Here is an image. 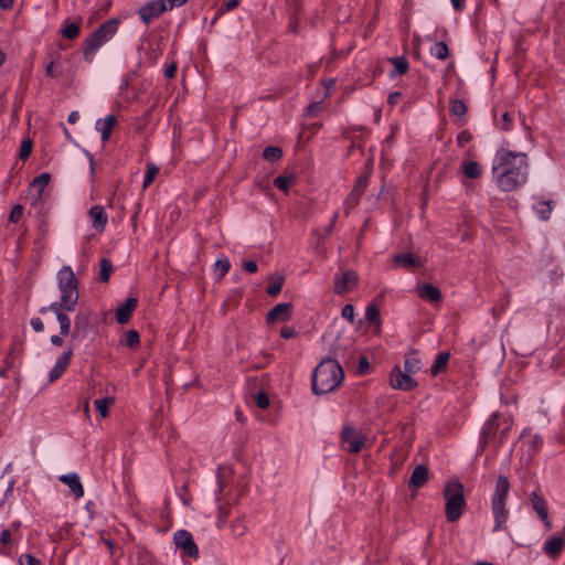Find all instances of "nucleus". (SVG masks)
<instances>
[{
  "mask_svg": "<svg viewBox=\"0 0 565 565\" xmlns=\"http://www.w3.org/2000/svg\"><path fill=\"white\" fill-rule=\"evenodd\" d=\"M8 531L14 533L15 535H22L21 534V522L20 521H13L9 524V526L6 527Z\"/></svg>",
  "mask_w": 565,
  "mask_h": 565,
  "instance_id": "obj_60",
  "label": "nucleus"
},
{
  "mask_svg": "<svg viewBox=\"0 0 565 565\" xmlns=\"http://www.w3.org/2000/svg\"><path fill=\"white\" fill-rule=\"evenodd\" d=\"M118 24L119 22L117 19H109L86 39L83 47V53L86 61L92 62L99 47H102L116 34Z\"/></svg>",
  "mask_w": 565,
  "mask_h": 565,
  "instance_id": "obj_5",
  "label": "nucleus"
},
{
  "mask_svg": "<svg viewBox=\"0 0 565 565\" xmlns=\"http://www.w3.org/2000/svg\"><path fill=\"white\" fill-rule=\"evenodd\" d=\"M446 499V516L449 522L457 521L465 507L463 488L458 481L449 482L444 490Z\"/></svg>",
  "mask_w": 565,
  "mask_h": 565,
  "instance_id": "obj_6",
  "label": "nucleus"
},
{
  "mask_svg": "<svg viewBox=\"0 0 565 565\" xmlns=\"http://www.w3.org/2000/svg\"><path fill=\"white\" fill-rule=\"evenodd\" d=\"M366 184H367V180L366 178H361L355 186V189L353 190V192H355V194H359V196L362 194L363 190L366 188Z\"/></svg>",
  "mask_w": 565,
  "mask_h": 565,
  "instance_id": "obj_61",
  "label": "nucleus"
},
{
  "mask_svg": "<svg viewBox=\"0 0 565 565\" xmlns=\"http://www.w3.org/2000/svg\"><path fill=\"white\" fill-rule=\"evenodd\" d=\"M462 171L467 178L477 179L481 175L480 164L476 161H463Z\"/></svg>",
  "mask_w": 565,
  "mask_h": 565,
  "instance_id": "obj_33",
  "label": "nucleus"
},
{
  "mask_svg": "<svg viewBox=\"0 0 565 565\" xmlns=\"http://www.w3.org/2000/svg\"><path fill=\"white\" fill-rule=\"evenodd\" d=\"M322 110H323V103L322 102L312 103L311 105H309L307 107V114L309 116H312V117L318 115Z\"/></svg>",
  "mask_w": 565,
  "mask_h": 565,
  "instance_id": "obj_54",
  "label": "nucleus"
},
{
  "mask_svg": "<svg viewBox=\"0 0 565 565\" xmlns=\"http://www.w3.org/2000/svg\"><path fill=\"white\" fill-rule=\"evenodd\" d=\"M430 54L438 60H445L449 55V50L446 43L437 42L434 46H431Z\"/></svg>",
  "mask_w": 565,
  "mask_h": 565,
  "instance_id": "obj_37",
  "label": "nucleus"
},
{
  "mask_svg": "<svg viewBox=\"0 0 565 565\" xmlns=\"http://www.w3.org/2000/svg\"><path fill=\"white\" fill-rule=\"evenodd\" d=\"M31 151H32L31 140L28 139V140L22 141L21 147H20V158L26 159L30 156Z\"/></svg>",
  "mask_w": 565,
  "mask_h": 565,
  "instance_id": "obj_50",
  "label": "nucleus"
},
{
  "mask_svg": "<svg viewBox=\"0 0 565 565\" xmlns=\"http://www.w3.org/2000/svg\"><path fill=\"white\" fill-rule=\"evenodd\" d=\"M530 502L532 509L535 511L537 516L543 521L546 530L552 529V523L548 519V510L545 500L540 497L536 492H532L530 495Z\"/></svg>",
  "mask_w": 565,
  "mask_h": 565,
  "instance_id": "obj_14",
  "label": "nucleus"
},
{
  "mask_svg": "<svg viewBox=\"0 0 565 565\" xmlns=\"http://www.w3.org/2000/svg\"><path fill=\"white\" fill-rule=\"evenodd\" d=\"M401 97H402V94L399 92L392 93L388 96V103L391 105H394L401 99Z\"/></svg>",
  "mask_w": 565,
  "mask_h": 565,
  "instance_id": "obj_64",
  "label": "nucleus"
},
{
  "mask_svg": "<svg viewBox=\"0 0 565 565\" xmlns=\"http://www.w3.org/2000/svg\"><path fill=\"white\" fill-rule=\"evenodd\" d=\"M116 122L117 119L114 115H109L104 119H97L95 126L96 129L100 132L103 141H107L110 138L111 130L115 127Z\"/></svg>",
  "mask_w": 565,
  "mask_h": 565,
  "instance_id": "obj_25",
  "label": "nucleus"
},
{
  "mask_svg": "<svg viewBox=\"0 0 565 565\" xmlns=\"http://www.w3.org/2000/svg\"><path fill=\"white\" fill-rule=\"evenodd\" d=\"M365 319L370 323H374L377 327L381 323L380 320V310L375 305H369L365 311Z\"/></svg>",
  "mask_w": 565,
  "mask_h": 565,
  "instance_id": "obj_39",
  "label": "nucleus"
},
{
  "mask_svg": "<svg viewBox=\"0 0 565 565\" xmlns=\"http://www.w3.org/2000/svg\"><path fill=\"white\" fill-rule=\"evenodd\" d=\"M269 286L267 287V294L269 296H277L280 291H281V288H282V285H284V281H285V277L284 276H280V275H277V276H269Z\"/></svg>",
  "mask_w": 565,
  "mask_h": 565,
  "instance_id": "obj_32",
  "label": "nucleus"
},
{
  "mask_svg": "<svg viewBox=\"0 0 565 565\" xmlns=\"http://www.w3.org/2000/svg\"><path fill=\"white\" fill-rule=\"evenodd\" d=\"M449 359H450L449 352H443V353L438 354L435 362L433 363V365L430 367L431 374L434 376H436L439 373L444 372L449 362Z\"/></svg>",
  "mask_w": 565,
  "mask_h": 565,
  "instance_id": "obj_28",
  "label": "nucleus"
},
{
  "mask_svg": "<svg viewBox=\"0 0 565 565\" xmlns=\"http://www.w3.org/2000/svg\"><path fill=\"white\" fill-rule=\"evenodd\" d=\"M23 206L21 204H15L10 212L9 221L12 223H17L21 220L23 215Z\"/></svg>",
  "mask_w": 565,
  "mask_h": 565,
  "instance_id": "obj_46",
  "label": "nucleus"
},
{
  "mask_svg": "<svg viewBox=\"0 0 565 565\" xmlns=\"http://www.w3.org/2000/svg\"><path fill=\"white\" fill-rule=\"evenodd\" d=\"M428 480V469L424 465H418L414 468L408 481L411 489L417 490L423 487Z\"/></svg>",
  "mask_w": 565,
  "mask_h": 565,
  "instance_id": "obj_23",
  "label": "nucleus"
},
{
  "mask_svg": "<svg viewBox=\"0 0 565 565\" xmlns=\"http://www.w3.org/2000/svg\"><path fill=\"white\" fill-rule=\"evenodd\" d=\"M51 175L46 172L36 177L30 184L28 191V199L33 205L38 204L42 198V194L50 183Z\"/></svg>",
  "mask_w": 565,
  "mask_h": 565,
  "instance_id": "obj_13",
  "label": "nucleus"
},
{
  "mask_svg": "<svg viewBox=\"0 0 565 565\" xmlns=\"http://www.w3.org/2000/svg\"><path fill=\"white\" fill-rule=\"evenodd\" d=\"M359 194H355V192H352L348 199L345 200L344 202V205H345V213L349 214L351 209H353L355 206V204L358 203L359 201Z\"/></svg>",
  "mask_w": 565,
  "mask_h": 565,
  "instance_id": "obj_51",
  "label": "nucleus"
},
{
  "mask_svg": "<svg viewBox=\"0 0 565 565\" xmlns=\"http://www.w3.org/2000/svg\"><path fill=\"white\" fill-rule=\"evenodd\" d=\"M158 173H159V168L154 163H152V162L147 163V171L145 174L142 188L147 189L153 182V180L158 175Z\"/></svg>",
  "mask_w": 565,
  "mask_h": 565,
  "instance_id": "obj_36",
  "label": "nucleus"
},
{
  "mask_svg": "<svg viewBox=\"0 0 565 565\" xmlns=\"http://www.w3.org/2000/svg\"><path fill=\"white\" fill-rule=\"evenodd\" d=\"M497 420H498V413H493L489 417V419L484 423V425L482 427L481 435L486 443L492 437L494 431L498 429Z\"/></svg>",
  "mask_w": 565,
  "mask_h": 565,
  "instance_id": "obj_30",
  "label": "nucleus"
},
{
  "mask_svg": "<svg viewBox=\"0 0 565 565\" xmlns=\"http://www.w3.org/2000/svg\"><path fill=\"white\" fill-rule=\"evenodd\" d=\"M168 10L166 0H153L142 6L138 13L143 23L149 24L153 19Z\"/></svg>",
  "mask_w": 565,
  "mask_h": 565,
  "instance_id": "obj_12",
  "label": "nucleus"
},
{
  "mask_svg": "<svg viewBox=\"0 0 565 565\" xmlns=\"http://www.w3.org/2000/svg\"><path fill=\"white\" fill-rule=\"evenodd\" d=\"M370 369V363L367 361L366 358H361L360 361H359V366H358V371L359 373L361 374H365Z\"/></svg>",
  "mask_w": 565,
  "mask_h": 565,
  "instance_id": "obj_58",
  "label": "nucleus"
},
{
  "mask_svg": "<svg viewBox=\"0 0 565 565\" xmlns=\"http://www.w3.org/2000/svg\"><path fill=\"white\" fill-rule=\"evenodd\" d=\"M422 369V361L417 353H409L405 356L404 371L409 373L412 376Z\"/></svg>",
  "mask_w": 565,
  "mask_h": 565,
  "instance_id": "obj_27",
  "label": "nucleus"
},
{
  "mask_svg": "<svg viewBox=\"0 0 565 565\" xmlns=\"http://www.w3.org/2000/svg\"><path fill=\"white\" fill-rule=\"evenodd\" d=\"M390 384L394 390L411 391L417 386V382L406 371L395 366L390 375Z\"/></svg>",
  "mask_w": 565,
  "mask_h": 565,
  "instance_id": "obj_11",
  "label": "nucleus"
},
{
  "mask_svg": "<svg viewBox=\"0 0 565 565\" xmlns=\"http://www.w3.org/2000/svg\"><path fill=\"white\" fill-rule=\"evenodd\" d=\"M72 355H73V351L70 349L57 359L54 366L51 369V371L49 373L50 382H54L62 376V374L65 372V370L70 365Z\"/></svg>",
  "mask_w": 565,
  "mask_h": 565,
  "instance_id": "obj_19",
  "label": "nucleus"
},
{
  "mask_svg": "<svg viewBox=\"0 0 565 565\" xmlns=\"http://www.w3.org/2000/svg\"><path fill=\"white\" fill-rule=\"evenodd\" d=\"M53 312L60 323L61 334L67 335L71 331V319L67 316L66 305L50 303L40 309V313Z\"/></svg>",
  "mask_w": 565,
  "mask_h": 565,
  "instance_id": "obj_10",
  "label": "nucleus"
},
{
  "mask_svg": "<svg viewBox=\"0 0 565 565\" xmlns=\"http://www.w3.org/2000/svg\"><path fill=\"white\" fill-rule=\"evenodd\" d=\"M297 334L296 330L291 327H284L280 331V335L284 339H290L294 338Z\"/></svg>",
  "mask_w": 565,
  "mask_h": 565,
  "instance_id": "obj_59",
  "label": "nucleus"
},
{
  "mask_svg": "<svg viewBox=\"0 0 565 565\" xmlns=\"http://www.w3.org/2000/svg\"><path fill=\"white\" fill-rule=\"evenodd\" d=\"M529 168L526 153L501 149L493 158L492 178L500 190L514 191L526 183Z\"/></svg>",
  "mask_w": 565,
  "mask_h": 565,
  "instance_id": "obj_1",
  "label": "nucleus"
},
{
  "mask_svg": "<svg viewBox=\"0 0 565 565\" xmlns=\"http://www.w3.org/2000/svg\"><path fill=\"white\" fill-rule=\"evenodd\" d=\"M137 308L136 298H127L126 301L119 305L116 309V320L120 324H125L129 321L132 311Z\"/></svg>",
  "mask_w": 565,
  "mask_h": 565,
  "instance_id": "obj_21",
  "label": "nucleus"
},
{
  "mask_svg": "<svg viewBox=\"0 0 565 565\" xmlns=\"http://www.w3.org/2000/svg\"><path fill=\"white\" fill-rule=\"evenodd\" d=\"M565 546V540L561 536H553L548 539L543 546V551L550 557H556L561 554Z\"/></svg>",
  "mask_w": 565,
  "mask_h": 565,
  "instance_id": "obj_26",
  "label": "nucleus"
},
{
  "mask_svg": "<svg viewBox=\"0 0 565 565\" xmlns=\"http://www.w3.org/2000/svg\"><path fill=\"white\" fill-rule=\"evenodd\" d=\"M22 535H15L14 533L2 527L0 531V555L10 556L12 548L19 544Z\"/></svg>",
  "mask_w": 565,
  "mask_h": 565,
  "instance_id": "obj_15",
  "label": "nucleus"
},
{
  "mask_svg": "<svg viewBox=\"0 0 565 565\" xmlns=\"http://www.w3.org/2000/svg\"><path fill=\"white\" fill-rule=\"evenodd\" d=\"M522 441L530 447V450L536 451L543 444V439L537 434L524 430L522 433Z\"/></svg>",
  "mask_w": 565,
  "mask_h": 565,
  "instance_id": "obj_31",
  "label": "nucleus"
},
{
  "mask_svg": "<svg viewBox=\"0 0 565 565\" xmlns=\"http://www.w3.org/2000/svg\"><path fill=\"white\" fill-rule=\"evenodd\" d=\"M173 543L177 548L181 550L182 553L191 558H195L199 555V548L194 543L192 534L186 530H178L173 534Z\"/></svg>",
  "mask_w": 565,
  "mask_h": 565,
  "instance_id": "obj_9",
  "label": "nucleus"
},
{
  "mask_svg": "<svg viewBox=\"0 0 565 565\" xmlns=\"http://www.w3.org/2000/svg\"><path fill=\"white\" fill-rule=\"evenodd\" d=\"M255 403L260 409H265L269 406V398L266 393L258 392L255 395Z\"/></svg>",
  "mask_w": 565,
  "mask_h": 565,
  "instance_id": "obj_48",
  "label": "nucleus"
},
{
  "mask_svg": "<svg viewBox=\"0 0 565 565\" xmlns=\"http://www.w3.org/2000/svg\"><path fill=\"white\" fill-rule=\"evenodd\" d=\"M60 299L53 303L66 305L67 311H74L79 299L78 280L71 266H63L56 274Z\"/></svg>",
  "mask_w": 565,
  "mask_h": 565,
  "instance_id": "obj_3",
  "label": "nucleus"
},
{
  "mask_svg": "<svg viewBox=\"0 0 565 565\" xmlns=\"http://www.w3.org/2000/svg\"><path fill=\"white\" fill-rule=\"evenodd\" d=\"M552 203V201H540L533 205V209L540 220L547 221L550 218L553 211Z\"/></svg>",
  "mask_w": 565,
  "mask_h": 565,
  "instance_id": "obj_29",
  "label": "nucleus"
},
{
  "mask_svg": "<svg viewBox=\"0 0 565 565\" xmlns=\"http://www.w3.org/2000/svg\"><path fill=\"white\" fill-rule=\"evenodd\" d=\"M359 194H355V192H352L348 199L345 200L344 202V205H345V213L349 214L351 209H353L355 206V204L358 203L359 201Z\"/></svg>",
  "mask_w": 565,
  "mask_h": 565,
  "instance_id": "obj_52",
  "label": "nucleus"
},
{
  "mask_svg": "<svg viewBox=\"0 0 565 565\" xmlns=\"http://www.w3.org/2000/svg\"><path fill=\"white\" fill-rule=\"evenodd\" d=\"M58 480L70 488L76 499H81L84 495V488L77 472L61 475Z\"/></svg>",
  "mask_w": 565,
  "mask_h": 565,
  "instance_id": "obj_18",
  "label": "nucleus"
},
{
  "mask_svg": "<svg viewBox=\"0 0 565 565\" xmlns=\"http://www.w3.org/2000/svg\"><path fill=\"white\" fill-rule=\"evenodd\" d=\"M292 305L290 302H281L276 305L267 313L268 322H285L291 316Z\"/></svg>",
  "mask_w": 565,
  "mask_h": 565,
  "instance_id": "obj_16",
  "label": "nucleus"
},
{
  "mask_svg": "<svg viewBox=\"0 0 565 565\" xmlns=\"http://www.w3.org/2000/svg\"><path fill=\"white\" fill-rule=\"evenodd\" d=\"M390 62L394 65V71L391 73L392 77L405 74L408 70V62L404 56L392 57Z\"/></svg>",
  "mask_w": 565,
  "mask_h": 565,
  "instance_id": "obj_34",
  "label": "nucleus"
},
{
  "mask_svg": "<svg viewBox=\"0 0 565 565\" xmlns=\"http://www.w3.org/2000/svg\"><path fill=\"white\" fill-rule=\"evenodd\" d=\"M214 266L220 271V278H221L228 273V270L231 268V263L226 257H224V258L217 259L215 262Z\"/></svg>",
  "mask_w": 565,
  "mask_h": 565,
  "instance_id": "obj_44",
  "label": "nucleus"
},
{
  "mask_svg": "<svg viewBox=\"0 0 565 565\" xmlns=\"http://www.w3.org/2000/svg\"><path fill=\"white\" fill-rule=\"evenodd\" d=\"M393 260L397 266L403 268H418L423 265L422 258L412 253L396 254Z\"/></svg>",
  "mask_w": 565,
  "mask_h": 565,
  "instance_id": "obj_24",
  "label": "nucleus"
},
{
  "mask_svg": "<svg viewBox=\"0 0 565 565\" xmlns=\"http://www.w3.org/2000/svg\"><path fill=\"white\" fill-rule=\"evenodd\" d=\"M78 119H79V113L77 110L71 111L68 114L67 121L70 124H72V125L76 124Z\"/></svg>",
  "mask_w": 565,
  "mask_h": 565,
  "instance_id": "obj_63",
  "label": "nucleus"
},
{
  "mask_svg": "<svg viewBox=\"0 0 565 565\" xmlns=\"http://www.w3.org/2000/svg\"><path fill=\"white\" fill-rule=\"evenodd\" d=\"M344 372L333 358L323 359L312 373V391L317 395L334 391L343 381Z\"/></svg>",
  "mask_w": 565,
  "mask_h": 565,
  "instance_id": "obj_2",
  "label": "nucleus"
},
{
  "mask_svg": "<svg viewBox=\"0 0 565 565\" xmlns=\"http://www.w3.org/2000/svg\"><path fill=\"white\" fill-rule=\"evenodd\" d=\"M510 490V483L507 477L500 476L497 480L495 489L491 498V510L494 518L493 532L504 530L509 519L507 509V498Z\"/></svg>",
  "mask_w": 565,
  "mask_h": 565,
  "instance_id": "obj_4",
  "label": "nucleus"
},
{
  "mask_svg": "<svg viewBox=\"0 0 565 565\" xmlns=\"http://www.w3.org/2000/svg\"><path fill=\"white\" fill-rule=\"evenodd\" d=\"M416 292L420 298L433 303L439 302L441 300L440 290L436 286L428 282L418 284L416 287Z\"/></svg>",
  "mask_w": 565,
  "mask_h": 565,
  "instance_id": "obj_20",
  "label": "nucleus"
},
{
  "mask_svg": "<svg viewBox=\"0 0 565 565\" xmlns=\"http://www.w3.org/2000/svg\"><path fill=\"white\" fill-rule=\"evenodd\" d=\"M140 342V335L136 330H129L126 333L125 344L128 348H136Z\"/></svg>",
  "mask_w": 565,
  "mask_h": 565,
  "instance_id": "obj_43",
  "label": "nucleus"
},
{
  "mask_svg": "<svg viewBox=\"0 0 565 565\" xmlns=\"http://www.w3.org/2000/svg\"><path fill=\"white\" fill-rule=\"evenodd\" d=\"M237 6H238V0H230L218 10V13L221 14V13L231 11V10L235 9Z\"/></svg>",
  "mask_w": 565,
  "mask_h": 565,
  "instance_id": "obj_56",
  "label": "nucleus"
},
{
  "mask_svg": "<svg viewBox=\"0 0 565 565\" xmlns=\"http://www.w3.org/2000/svg\"><path fill=\"white\" fill-rule=\"evenodd\" d=\"M30 323L35 332H42L44 330V323L40 318H32Z\"/></svg>",
  "mask_w": 565,
  "mask_h": 565,
  "instance_id": "obj_57",
  "label": "nucleus"
},
{
  "mask_svg": "<svg viewBox=\"0 0 565 565\" xmlns=\"http://www.w3.org/2000/svg\"><path fill=\"white\" fill-rule=\"evenodd\" d=\"M23 562H25L26 565H42V562L40 559L35 558L31 554H24V555L20 556L19 564L23 565Z\"/></svg>",
  "mask_w": 565,
  "mask_h": 565,
  "instance_id": "obj_53",
  "label": "nucleus"
},
{
  "mask_svg": "<svg viewBox=\"0 0 565 565\" xmlns=\"http://www.w3.org/2000/svg\"><path fill=\"white\" fill-rule=\"evenodd\" d=\"M322 341L329 352L328 358L333 359H345L348 355L349 350L353 345L352 338L342 339L341 338V331L335 329L328 330L322 335Z\"/></svg>",
  "mask_w": 565,
  "mask_h": 565,
  "instance_id": "obj_7",
  "label": "nucleus"
},
{
  "mask_svg": "<svg viewBox=\"0 0 565 565\" xmlns=\"http://www.w3.org/2000/svg\"><path fill=\"white\" fill-rule=\"evenodd\" d=\"M263 156L266 160L274 162L281 158L282 151L278 147L269 146L264 149Z\"/></svg>",
  "mask_w": 565,
  "mask_h": 565,
  "instance_id": "obj_41",
  "label": "nucleus"
},
{
  "mask_svg": "<svg viewBox=\"0 0 565 565\" xmlns=\"http://www.w3.org/2000/svg\"><path fill=\"white\" fill-rule=\"evenodd\" d=\"M294 177L278 175L274 180V184L281 191H287L289 185L292 183Z\"/></svg>",
  "mask_w": 565,
  "mask_h": 565,
  "instance_id": "obj_42",
  "label": "nucleus"
},
{
  "mask_svg": "<svg viewBox=\"0 0 565 565\" xmlns=\"http://www.w3.org/2000/svg\"><path fill=\"white\" fill-rule=\"evenodd\" d=\"M45 75L51 78L58 77L61 75V71L55 68V61L53 58H51L45 67Z\"/></svg>",
  "mask_w": 565,
  "mask_h": 565,
  "instance_id": "obj_49",
  "label": "nucleus"
},
{
  "mask_svg": "<svg viewBox=\"0 0 565 565\" xmlns=\"http://www.w3.org/2000/svg\"><path fill=\"white\" fill-rule=\"evenodd\" d=\"M61 33L67 39H75L79 34V23L65 21L61 29Z\"/></svg>",
  "mask_w": 565,
  "mask_h": 565,
  "instance_id": "obj_35",
  "label": "nucleus"
},
{
  "mask_svg": "<svg viewBox=\"0 0 565 565\" xmlns=\"http://www.w3.org/2000/svg\"><path fill=\"white\" fill-rule=\"evenodd\" d=\"M243 267L249 274H253L257 270V264L254 260L245 262Z\"/></svg>",
  "mask_w": 565,
  "mask_h": 565,
  "instance_id": "obj_62",
  "label": "nucleus"
},
{
  "mask_svg": "<svg viewBox=\"0 0 565 565\" xmlns=\"http://www.w3.org/2000/svg\"><path fill=\"white\" fill-rule=\"evenodd\" d=\"M114 403L113 397H105L100 399H96L94 402L96 409L99 412L102 417H106L108 415V406Z\"/></svg>",
  "mask_w": 565,
  "mask_h": 565,
  "instance_id": "obj_40",
  "label": "nucleus"
},
{
  "mask_svg": "<svg viewBox=\"0 0 565 565\" xmlns=\"http://www.w3.org/2000/svg\"><path fill=\"white\" fill-rule=\"evenodd\" d=\"M341 315L344 319L349 320L350 322L354 321V307L352 305H345L342 308Z\"/></svg>",
  "mask_w": 565,
  "mask_h": 565,
  "instance_id": "obj_55",
  "label": "nucleus"
},
{
  "mask_svg": "<svg viewBox=\"0 0 565 565\" xmlns=\"http://www.w3.org/2000/svg\"><path fill=\"white\" fill-rule=\"evenodd\" d=\"M358 282V275L354 271H345L334 279V292L341 295L351 290Z\"/></svg>",
  "mask_w": 565,
  "mask_h": 565,
  "instance_id": "obj_17",
  "label": "nucleus"
},
{
  "mask_svg": "<svg viewBox=\"0 0 565 565\" xmlns=\"http://www.w3.org/2000/svg\"><path fill=\"white\" fill-rule=\"evenodd\" d=\"M451 111L455 116L461 117L466 114L467 107L462 100L456 99L451 104Z\"/></svg>",
  "mask_w": 565,
  "mask_h": 565,
  "instance_id": "obj_45",
  "label": "nucleus"
},
{
  "mask_svg": "<svg viewBox=\"0 0 565 565\" xmlns=\"http://www.w3.org/2000/svg\"><path fill=\"white\" fill-rule=\"evenodd\" d=\"M88 216H89L92 226L96 231H98V232L104 231V228L107 224L108 217L105 212V209L102 205L93 206L88 212Z\"/></svg>",
  "mask_w": 565,
  "mask_h": 565,
  "instance_id": "obj_22",
  "label": "nucleus"
},
{
  "mask_svg": "<svg viewBox=\"0 0 565 565\" xmlns=\"http://www.w3.org/2000/svg\"><path fill=\"white\" fill-rule=\"evenodd\" d=\"M113 270L114 267L111 263L107 258H103L100 260L99 279L104 282L108 281Z\"/></svg>",
  "mask_w": 565,
  "mask_h": 565,
  "instance_id": "obj_38",
  "label": "nucleus"
},
{
  "mask_svg": "<svg viewBox=\"0 0 565 565\" xmlns=\"http://www.w3.org/2000/svg\"><path fill=\"white\" fill-rule=\"evenodd\" d=\"M512 125V117L508 111H504L501 115V119L497 120V126L500 127L502 130H509Z\"/></svg>",
  "mask_w": 565,
  "mask_h": 565,
  "instance_id": "obj_47",
  "label": "nucleus"
},
{
  "mask_svg": "<svg viewBox=\"0 0 565 565\" xmlns=\"http://www.w3.org/2000/svg\"><path fill=\"white\" fill-rule=\"evenodd\" d=\"M341 440L345 451L356 454L364 447L366 437L356 428L345 426L341 434Z\"/></svg>",
  "mask_w": 565,
  "mask_h": 565,
  "instance_id": "obj_8",
  "label": "nucleus"
}]
</instances>
